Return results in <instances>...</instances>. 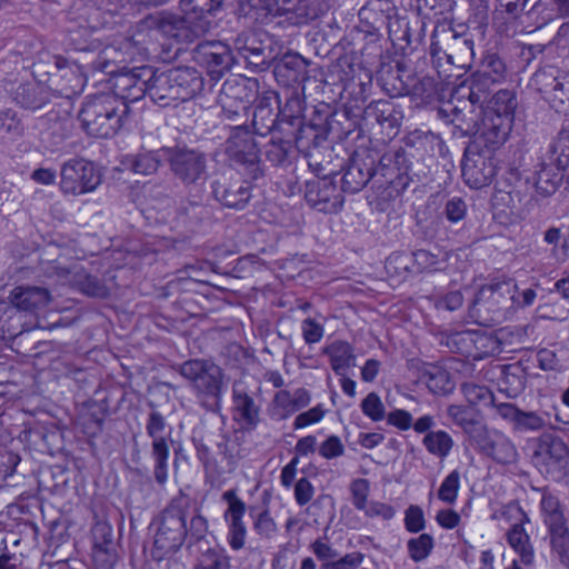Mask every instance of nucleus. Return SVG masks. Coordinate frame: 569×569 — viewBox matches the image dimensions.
<instances>
[{
  "label": "nucleus",
  "instance_id": "1",
  "mask_svg": "<svg viewBox=\"0 0 569 569\" xmlns=\"http://www.w3.org/2000/svg\"><path fill=\"white\" fill-rule=\"evenodd\" d=\"M204 88V79L193 67L180 66L166 70L141 66L121 70L112 78L113 93L88 97L79 112L82 128L89 136L110 138L122 127L130 112L129 103L148 96L161 108L188 101Z\"/></svg>",
  "mask_w": 569,
  "mask_h": 569
},
{
  "label": "nucleus",
  "instance_id": "2",
  "mask_svg": "<svg viewBox=\"0 0 569 569\" xmlns=\"http://www.w3.org/2000/svg\"><path fill=\"white\" fill-rule=\"evenodd\" d=\"M150 529L153 531L150 555L154 561L160 562L171 558L184 542L189 550L193 546L207 543L209 522L202 516L200 505L180 489L152 519Z\"/></svg>",
  "mask_w": 569,
  "mask_h": 569
},
{
  "label": "nucleus",
  "instance_id": "3",
  "mask_svg": "<svg viewBox=\"0 0 569 569\" xmlns=\"http://www.w3.org/2000/svg\"><path fill=\"white\" fill-rule=\"evenodd\" d=\"M224 0H180L182 14H149L142 24L158 31L176 43L189 44L206 36L213 24V18L223 8Z\"/></svg>",
  "mask_w": 569,
  "mask_h": 569
},
{
  "label": "nucleus",
  "instance_id": "4",
  "mask_svg": "<svg viewBox=\"0 0 569 569\" xmlns=\"http://www.w3.org/2000/svg\"><path fill=\"white\" fill-rule=\"evenodd\" d=\"M172 368L188 381L202 408L209 412H220L223 373L219 366L206 359H189Z\"/></svg>",
  "mask_w": 569,
  "mask_h": 569
},
{
  "label": "nucleus",
  "instance_id": "5",
  "mask_svg": "<svg viewBox=\"0 0 569 569\" xmlns=\"http://www.w3.org/2000/svg\"><path fill=\"white\" fill-rule=\"evenodd\" d=\"M509 77V68L505 59L497 52L486 51L477 69L466 80L472 104H483L495 88L502 84Z\"/></svg>",
  "mask_w": 569,
  "mask_h": 569
},
{
  "label": "nucleus",
  "instance_id": "6",
  "mask_svg": "<svg viewBox=\"0 0 569 569\" xmlns=\"http://www.w3.org/2000/svg\"><path fill=\"white\" fill-rule=\"evenodd\" d=\"M168 164L171 174L187 189L202 187L209 178L207 153L186 144L169 147Z\"/></svg>",
  "mask_w": 569,
  "mask_h": 569
},
{
  "label": "nucleus",
  "instance_id": "7",
  "mask_svg": "<svg viewBox=\"0 0 569 569\" xmlns=\"http://www.w3.org/2000/svg\"><path fill=\"white\" fill-rule=\"evenodd\" d=\"M224 144L229 160L249 180L256 181L264 176L260 149L253 133L246 126L233 127Z\"/></svg>",
  "mask_w": 569,
  "mask_h": 569
},
{
  "label": "nucleus",
  "instance_id": "8",
  "mask_svg": "<svg viewBox=\"0 0 569 569\" xmlns=\"http://www.w3.org/2000/svg\"><path fill=\"white\" fill-rule=\"evenodd\" d=\"M376 162L377 189L391 188L397 194L402 193L413 178L411 174L412 161L405 148L389 149L383 154L377 150Z\"/></svg>",
  "mask_w": 569,
  "mask_h": 569
},
{
  "label": "nucleus",
  "instance_id": "9",
  "mask_svg": "<svg viewBox=\"0 0 569 569\" xmlns=\"http://www.w3.org/2000/svg\"><path fill=\"white\" fill-rule=\"evenodd\" d=\"M498 172V160L492 148L482 147L478 140L468 143L463 152L461 174L471 189H482L492 183Z\"/></svg>",
  "mask_w": 569,
  "mask_h": 569
},
{
  "label": "nucleus",
  "instance_id": "10",
  "mask_svg": "<svg viewBox=\"0 0 569 569\" xmlns=\"http://www.w3.org/2000/svg\"><path fill=\"white\" fill-rule=\"evenodd\" d=\"M259 81L247 77L228 78L218 98L222 116L228 120L247 118L251 103L259 94Z\"/></svg>",
  "mask_w": 569,
  "mask_h": 569
},
{
  "label": "nucleus",
  "instance_id": "11",
  "mask_svg": "<svg viewBox=\"0 0 569 569\" xmlns=\"http://www.w3.org/2000/svg\"><path fill=\"white\" fill-rule=\"evenodd\" d=\"M540 491V509L548 529L551 550L557 553L561 565L569 568V528L561 503L547 488Z\"/></svg>",
  "mask_w": 569,
  "mask_h": 569
},
{
  "label": "nucleus",
  "instance_id": "12",
  "mask_svg": "<svg viewBox=\"0 0 569 569\" xmlns=\"http://www.w3.org/2000/svg\"><path fill=\"white\" fill-rule=\"evenodd\" d=\"M151 411L148 413L146 421V432L152 439L150 457L153 462L152 475L156 483L163 488L169 478V457L170 446L168 438L164 437L166 430L171 428L168 426L164 416L156 409L150 402Z\"/></svg>",
  "mask_w": 569,
  "mask_h": 569
},
{
  "label": "nucleus",
  "instance_id": "13",
  "mask_svg": "<svg viewBox=\"0 0 569 569\" xmlns=\"http://www.w3.org/2000/svg\"><path fill=\"white\" fill-rule=\"evenodd\" d=\"M403 118L402 107L392 99L372 100L362 110L365 128L372 134H381L383 141L398 136Z\"/></svg>",
  "mask_w": 569,
  "mask_h": 569
},
{
  "label": "nucleus",
  "instance_id": "14",
  "mask_svg": "<svg viewBox=\"0 0 569 569\" xmlns=\"http://www.w3.org/2000/svg\"><path fill=\"white\" fill-rule=\"evenodd\" d=\"M517 290L518 286L511 279L485 284L476 293L473 311L485 320L499 321L506 317Z\"/></svg>",
  "mask_w": 569,
  "mask_h": 569
},
{
  "label": "nucleus",
  "instance_id": "15",
  "mask_svg": "<svg viewBox=\"0 0 569 569\" xmlns=\"http://www.w3.org/2000/svg\"><path fill=\"white\" fill-rule=\"evenodd\" d=\"M60 177L61 191L71 196L91 192L101 182V174L93 162L83 158L66 161L61 167Z\"/></svg>",
  "mask_w": 569,
  "mask_h": 569
},
{
  "label": "nucleus",
  "instance_id": "16",
  "mask_svg": "<svg viewBox=\"0 0 569 569\" xmlns=\"http://www.w3.org/2000/svg\"><path fill=\"white\" fill-rule=\"evenodd\" d=\"M326 117L325 113H321L318 103L313 107L309 118L295 128L292 133H287L284 137H289L296 149L311 159L320 149L330 147L323 123Z\"/></svg>",
  "mask_w": 569,
  "mask_h": 569
},
{
  "label": "nucleus",
  "instance_id": "17",
  "mask_svg": "<svg viewBox=\"0 0 569 569\" xmlns=\"http://www.w3.org/2000/svg\"><path fill=\"white\" fill-rule=\"evenodd\" d=\"M377 161V149L355 151L340 179L342 193H357L369 182L372 183V188L377 189L375 186Z\"/></svg>",
  "mask_w": 569,
  "mask_h": 569
},
{
  "label": "nucleus",
  "instance_id": "18",
  "mask_svg": "<svg viewBox=\"0 0 569 569\" xmlns=\"http://www.w3.org/2000/svg\"><path fill=\"white\" fill-rule=\"evenodd\" d=\"M192 59L199 66L207 69L210 79L218 81L232 64H234V51L221 41H203L192 50Z\"/></svg>",
  "mask_w": 569,
  "mask_h": 569
},
{
  "label": "nucleus",
  "instance_id": "19",
  "mask_svg": "<svg viewBox=\"0 0 569 569\" xmlns=\"http://www.w3.org/2000/svg\"><path fill=\"white\" fill-rule=\"evenodd\" d=\"M319 108L321 113L327 116L323 123L329 144L341 142L355 132H358L357 137H360L366 129L362 118L359 119V116L349 108L333 109L331 104L326 102H319Z\"/></svg>",
  "mask_w": 569,
  "mask_h": 569
},
{
  "label": "nucleus",
  "instance_id": "20",
  "mask_svg": "<svg viewBox=\"0 0 569 569\" xmlns=\"http://www.w3.org/2000/svg\"><path fill=\"white\" fill-rule=\"evenodd\" d=\"M305 199L311 208L323 213L338 212L345 202L342 191L332 177L307 181Z\"/></svg>",
  "mask_w": 569,
  "mask_h": 569
},
{
  "label": "nucleus",
  "instance_id": "21",
  "mask_svg": "<svg viewBox=\"0 0 569 569\" xmlns=\"http://www.w3.org/2000/svg\"><path fill=\"white\" fill-rule=\"evenodd\" d=\"M213 199L222 207L242 210L252 197L248 181L226 174L217 176L210 184Z\"/></svg>",
  "mask_w": 569,
  "mask_h": 569
},
{
  "label": "nucleus",
  "instance_id": "22",
  "mask_svg": "<svg viewBox=\"0 0 569 569\" xmlns=\"http://www.w3.org/2000/svg\"><path fill=\"white\" fill-rule=\"evenodd\" d=\"M221 498L228 505L223 512L228 526L227 541L233 551H238L244 547L247 537V527L243 522L247 506L238 497L236 489L224 491Z\"/></svg>",
  "mask_w": 569,
  "mask_h": 569
},
{
  "label": "nucleus",
  "instance_id": "23",
  "mask_svg": "<svg viewBox=\"0 0 569 569\" xmlns=\"http://www.w3.org/2000/svg\"><path fill=\"white\" fill-rule=\"evenodd\" d=\"M234 64H244L252 71H263L273 60L272 50L254 36H239L233 42Z\"/></svg>",
  "mask_w": 569,
  "mask_h": 569
},
{
  "label": "nucleus",
  "instance_id": "24",
  "mask_svg": "<svg viewBox=\"0 0 569 569\" xmlns=\"http://www.w3.org/2000/svg\"><path fill=\"white\" fill-rule=\"evenodd\" d=\"M309 61L297 52H287L274 62L273 76L276 81L290 90L305 91L309 80Z\"/></svg>",
  "mask_w": 569,
  "mask_h": 569
},
{
  "label": "nucleus",
  "instance_id": "25",
  "mask_svg": "<svg viewBox=\"0 0 569 569\" xmlns=\"http://www.w3.org/2000/svg\"><path fill=\"white\" fill-rule=\"evenodd\" d=\"M253 102H256L252 114L254 133L264 137L279 132L278 110L276 111L279 93L273 90H264L259 92Z\"/></svg>",
  "mask_w": 569,
  "mask_h": 569
},
{
  "label": "nucleus",
  "instance_id": "26",
  "mask_svg": "<svg viewBox=\"0 0 569 569\" xmlns=\"http://www.w3.org/2000/svg\"><path fill=\"white\" fill-rule=\"evenodd\" d=\"M279 117V133L286 136L292 133L295 128L306 120V100L305 91L302 90H288L284 92V101L279 98L277 103Z\"/></svg>",
  "mask_w": 569,
  "mask_h": 569
},
{
  "label": "nucleus",
  "instance_id": "27",
  "mask_svg": "<svg viewBox=\"0 0 569 569\" xmlns=\"http://www.w3.org/2000/svg\"><path fill=\"white\" fill-rule=\"evenodd\" d=\"M541 458L547 473L560 481L569 476V449L560 438H551L539 446L536 458Z\"/></svg>",
  "mask_w": 569,
  "mask_h": 569
},
{
  "label": "nucleus",
  "instance_id": "28",
  "mask_svg": "<svg viewBox=\"0 0 569 569\" xmlns=\"http://www.w3.org/2000/svg\"><path fill=\"white\" fill-rule=\"evenodd\" d=\"M475 443L480 452L492 458L498 463L511 465L518 459V451L515 445L500 431H490L487 428Z\"/></svg>",
  "mask_w": 569,
  "mask_h": 569
},
{
  "label": "nucleus",
  "instance_id": "29",
  "mask_svg": "<svg viewBox=\"0 0 569 569\" xmlns=\"http://www.w3.org/2000/svg\"><path fill=\"white\" fill-rule=\"evenodd\" d=\"M168 150L169 147L154 150L141 147L137 152L123 156L121 163L136 174H154L163 162H168Z\"/></svg>",
  "mask_w": 569,
  "mask_h": 569
},
{
  "label": "nucleus",
  "instance_id": "30",
  "mask_svg": "<svg viewBox=\"0 0 569 569\" xmlns=\"http://www.w3.org/2000/svg\"><path fill=\"white\" fill-rule=\"evenodd\" d=\"M57 94L39 81L20 83L12 92L13 101L24 110L37 111L51 103Z\"/></svg>",
  "mask_w": 569,
  "mask_h": 569
},
{
  "label": "nucleus",
  "instance_id": "31",
  "mask_svg": "<svg viewBox=\"0 0 569 569\" xmlns=\"http://www.w3.org/2000/svg\"><path fill=\"white\" fill-rule=\"evenodd\" d=\"M233 419L247 431L254 430L260 422V406L253 397L239 386L232 388Z\"/></svg>",
  "mask_w": 569,
  "mask_h": 569
},
{
  "label": "nucleus",
  "instance_id": "32",
  "mask_svg": "<svg viewBox=\"0 0 569 569\" xmlns=\"http://www.w3.org/2000/svg\"><path fill=\"white\" fill-rule=\"evenodd\" d=\"M91 535L94 561L111 568L117 558L111 525L107 521H97L91 529Z\"/></svg>",
  "mask_w": 569,
  "mask_h": 569
},
{
  "label": "nucleus",
  "instance_id": "33",
  "mask_svg": "<svg viewBox=\"0 0 569 569\" xmlns=\"http://www.w3.org/2000/svg\"><path fill=\"white\" fill-rule=\"evenodd\" d=\"M540 91L549 94L553 101L563 104L569 101V72L548 68L536 73Z\"/></svg>",
  "mask_w": 569,
  "mask_h": 569
},
{
  "label": "nucleus",
  "instance_id": "34",
  "mask_svg": "<svg viewBox=\"0 0 569 569\" xmlns=\"http://www.w3.org/2000/svg\"><path fill=\"white\" fill-rule=\"evenodd\" d=\"M447 415L452 423L461 428L473 442H476L487 429V426L481 420L479 411L472 407L450 405L447 408Z\"/></svg>",
  "mask_w": 569,
  "mask_h": 569
},
{
  "label": "nucleus",
  "instance_id": "35",
  "mask_svg": "<svg viewBox=\"0 0 569 569\" xmlns=\"http://www.w3.org/2000/svg\"><path fill=\"white\" fill-rule=\"evenodd\" d=\"M512 126L513 121L508 120L506 117L483 113L481 127L479 128L480 140L485 143L483 147L492 148L495 151L497 146L502 144L507 140Z\"/></svg>",
  "mask_w": 569,
  "mask_h": 569
},
{
  "label": "nucleus",
  "instance_id": "36",
  "mask_svg": "<svg viewBox=\"0 0 569 569\" xmlns=\"http://www.w3.org/2000/svg\"><path fill=\"white\" fill-rule=\"evenodd\" d=\"M11 305L21 311H34L47 307L50 293L40 287H16L9 296Z\"/></svg>",
  "mask_w": 569,
  "mask_h": 569
},
{
  "label": "nucleus",
  "instance_id": "37",
  "mask_svg": "<svg viewBox=\"0 0 569 569\" xmlns=\"http://www.w3.org/2000/svg\"><path fill=\"white\" fill-rule=\"evenodd\" d=\"M274 0H238L234 13L249 24H264L272 18Z\"/></svg>",
  "mask_w": 569,
  "mask_h": 569
},
{
  "label": "nucleus",
  "instance_id": "38",
  "mask_svg": "<svg viewBox=\"0 0 569 569\" xmlns=\"http://www.w3.org/2000/svg\"><path fill=\"white\" fill-rule=\"evenodd\" d=\"M401 72L402 64L399 61L381 63L377 71V81L390 99L403 97L408 92V86L402 80Z\"/></svg>",
  "mask_w": 569,
  "mask_h": 569
},
{
  "label": "nucleus",
  "instance_id": "39",
  "mask_svg": "<svg viewBox=\"0 0 569 569\" xmlns=\"http://www.w3.org/2000/svg\"><path fill=\"white\" fill-rule=\"evenodd\" d=\"M548 158L542 157L541 162L538 164V170L535 172V182L533 186L538 193L543 197H548L553 194L562 179L565 177V172L568 169H560L555 164L547 163Z\"/></svg>",
  "mask_w": 569,
  "mask_h": 569
},
{
  "label": "nucleus",
  "instance_id": "40",
  "mask_svg": "<svg viewBox=\"0 0 569 569\" xmlns=\"http://www.w3.org/2000/svg\"><path fill=\"white\" fill-rule=\"evenodd\" d=\"M197 560L193 569H231V558L220 545L209 546V542L193 546Z\"/></svg>",
  "mask_w": 569,
  "mask_h": 569
},
{
  "label": "nucleus",
  "instance_id": "41",
  "mask_svg": "<svg viewBox=\"0 0 569 569\" xmlns=\"http://www.w3.org/2000/svg\"><path fill=\"white\" fill-rule=\"evenodd\" d=\"M411 6L422 19L433 20L436 23L453 19L455 0H411Z\"/></svg>",
  "mask_w": 569,
  "mask_h": 569
},
{
  "label": "nucleus",
  "instance_id": "42",
  "mask_svg": "<svg viewBox=\"0 0 569 569\" xmlns=\"http://www.w3.org/2000/svg\"><path fill=\"white\" fill-rule=\"evenodd\" d=\"M40 122L46 133L53 138V143L57 146L69 137L72 127L68 110L57 109L56 106L40 119Z\"/></svg>",
  "mask_w": 569,
  "mask_h": 569
},
{
  "label": "nucleus",
  "instance_id": "43",
  "mask_svg": "<svg viewBox=\"0 0 569 569\" xmlns=\"http://www.w3.org/2000/svg\"><path fill=\"white\" fill-rule=\"evenodd\" d=\"M322 352L329 357L331 369L338 376H345L347 370L355 366V350L347 341L336 340L325 347Z\"/></svg>",
  "mask_w": 569,
  "mask_h": 569
},
{
  "label": "nucleus",
  "instance_id": "44",
  "mask_svg": "<svg viewBox=\"0 0 569 569\" xmlns=\"http://www.w3.org/2000/svg\"><path fill=\"white\" fill-rule=\"evenodd\" d=\"M521 512V520L515 523L507 532V540L510 547L520 556L521 562L530 566L533 562V548L530 543V538L522 525L529 521L528 516L519 508Z\"/></svg>",
  "mask_w": 569,
  "mask_h": 569
},
{
  "label": "nucleus",
  "instance_id": "45",
  "mask_svg": "<svg viewBox=\"0 0 569 569\" xmlns=\"http://www.w3.org/2000/svg\"><path fill=\"white\" fill-rule=\"evenodd\" d=\"M264 156L267 161L274 167L286 168L292 164L296 158L292 140L284 136L281 138L272 137L264 146Z\"/></svg>",
  "mask_w": 569,
  "mask_h": 569
},
{
  "label": "nucleus",
  "instance_id": "46",
  "mask_svg": "<svg viewBox=\"0 0 569 569\" xmlns=\"http://www.w3.org/2000/svg\"><path fill=\"white\" fill-rule=\"evenodd\" d=\"M483 113L496 116L499 114L508 120H515V111L518 106L517 94L510 89H500L489 97Z\"/></svg>",
  "mask_w": 569,
  "mask_h": 569
},
{
  "label": "nucleus",
  "instance_id": "47",
  "mask_svg": "<svg viewBox=\"0 0 569 569\" xmlns=\"http://www.w3.org/2000/svg\"><path fill=\"white\" fill-rule=\"evenodd\" d=\"M543 157L548 158V164H555L560 169H569V119L562 122L557 138L549 144Z\"/></svg>",
  "mask_w": 569,
  "mask_h": 569
},
{
  "label": "nucleus",
  "instance_id": "48",
  "mask_svg": "<svg viewBox=\"0 0 569 569\" xmlns=\"http://www.w3.org/2000/svg\"><path fill=\"white\" fill-rule=\"evenodd\" d=\"M274 17H284V21L292 26L307 24L312 17L308 12L305 0H274Z\"/></svg>",
  "mask_w": 569,
  "mask_h": 569
},
{
  "label": "nucleus",
  "instance_id": "49",
  "mask_svg": "<svg viewBox=\"0 0 569 569\" xmlns=\"http://www.w3.org/2000/svg\"><path fill=\"white\" fill-rule=\"evenodd\" d=\"M527 377L519 363L505 365L499 378L500 390L509 398H516L526 388Z\"/></svg>",
  "mask_w": 569,
  "mask_h": 569
},
{
  "label": "nucleus",
  "instance_id": "50",
  "mask_svg": "<svg viewBox=\"0 0 569 569\" xmlns=\"http://www.w3.org/2000/svg\"><path fill=\"white\" fill-rule=\"evenodd\" d=\"M503 351L502 339L497 333L476 330L472 360L495 357Z\"/></svg>",
  "mask_w": 569,
  "mask_h": 569
},
{
  "label": "nucleus",
  "instance_id": "51",
  "mask_svg": "<svg viewBox=\"0 0 569 569\" xmlns=\"http://www.w3.org/2000/svg\"><path fill=\"white\" fill-rule=\"evenodd\" d=\"M421 380L435 396L449 395L455 388L449 372L438 367L425 370L421 375Z\"/></svg>",
  "mask_w": 569,
  "mask_h": 569
},
{
  "label": "nucleus",
  "instance_id": "52",
  "mask_svg": "<svg viewBox=\"0 0 569 569\" xmlns=\"http://www.w3.org/2000/svg\"><path fill=\"white\" fill-rule=\"evenodd\" d=\"M429 54L432 70L439 77V79L450 83L451 79H457L460 77V73L456 72V67H452V63L448 62V60H445L449 59L447 57V51L442 50L438 43H431Z\"/></svg>",
  "mask_w": 569,
  "mask_h": 569
},
{
  "label": "nucleus",
  "instance_id": "53",
  "mask_svg": "<svg viewBox=\"0 0 569 569\" xmlns=\"http://www.w3.org/2000/svg\"><path fill=\"white\" fill-rule=\"evenodd\" d=\"M548 417L546 412L526 411L521 409L512 431L518 433L542 431L549 425Z\"/></svg>",
  "mask_w": 569,
  "mask_h": 569
},
{
  "label": "nucleus",
  "instance_id": "54",
  "mask_svg": "<svg viewBox=\"0 0 569 569\" xmlns=\"http://www.w3.org/2000/svg\"><path fill=\"white\" fill-rule=\"evenodd\" d=\"M73 282L78 290L88 297L104 299L110 293L106 282L93 274L79 272Z\"/></svg>",
  "mask_w": 569,
  "mask_h": 569
},
{
  "label": "nucleus",
  "instance_id": "55",
  "mask_svg": "<svg viewBox=\"0 0 569 569\" xmlns=\"http://www.w3.org/2000/svg\"><path fill=\"white\" fill-rule=\"evenodd\" d=\"M422 443L428 452L439 458L447 457L453 447L451 436L443 430L429 431L423 437Z\"/></svg>",
  "mask_w": 569,
  "mask_h": 569
},
{
  "label": "nucleus",
  "instance_id": "56",
  "mask_svg": "<svg viewBox=\"0 0 569 569\" xmlns=\"http://www.w3.org/2000/svg\"><path fill=\"white\" fill-rule=\"evenodd\" d=\"M407 94H410L417 104H429L437 96V88L433 76L429 72L418 79L410 88Z\"/></svg>",
  "mask_w": 569,
  "mask_h": 569
},
{
  "label": "nucleus",
  "instance_id": "57",
  "mask_svg": "<svg viewBox=\"0 0 569 569\" xmlns=\"http://www.w3.org/2000/svg\"><path fill=\"white\" fill-rule=\"evenodd\" d=\"M389 39L393 47L405 52L411 44V29L407 18H396L388 24Z\"/></svg>",
  "mask_w": 569,
  "mask_h": 569
},
{
  "label": "nucleus",
  "instance_id": "58",
  "mask_svg": "<svg viewBox=\"0 0 569 569\" xmlns=\"http://www.w3.org/2000/svg\"><path fill=\"white\" fill-rule=\"evenodd\" d=\"M403 142H405L406 147L417 148V149H419V148L427 149V147H430L431 150H433V148L437 147L440 153H441L442 149L445 148V142L440 138V136H438L431 131H423L420 129L410 131L403 138Z\"/></svg>",
  "mask_w": 569,
  "mask_h": 569
},
{
  "label": "nucleus",
  "instance_id": "59",
  "mask_svg": "<svg viewBox=\"0 0 569 569\" xmlns=\"http://www.w3.org/2000/svg\"><path fill=\"white\" fill-rule=\"evenodd\" d=\"M411 273L433 272L440 269L439 254L426 249H418L410 253Z\"/></svg>",
  "mask_w": 569,
  "mask_h": 569
},
{
  "label": "nucleus",
  "instance_id": "60",
  "mask_svg": "<svg viewBox=\"0 0 569 569\" xmlns=\"http://www.w3.org/2000/svg\"><path fill=\"white\" fill-rule=\"evenodd\" d=\"M218 453L227 461V465L233 469L238 462L242 459V448L237 438L223 433L220 436V440L217 442Z\"/></svg>",
  "mask_w": 569,
  "mask_h": 569
},
{
  "label": "nucleus",
  "instance_id": "61",
  "mask_svg": "<svg viewBox=\"0 0 569 569\" xmlns=\"http://www.w3.org/2000/svg\"><path fill=\"white\" fill-rule=\"evenodd\" d=\"M461 392L469 403L468 407L475 408L478 405L490 406L495 401V396L491 390L482 385L463 382L461 385Z\"/></svg>",
  "mask_w": 569,
  "mask_h": 569
},
{
  "label": "nucleus",
  "instance_id": "62",
  "mask_svg": "<svg viewBox=\"0 0 569 569\" xmlns=\"http://www.w3.org/2000/svg\"><path fill=\"white\" fill-rule=\"evenodd\" d=\"M363 47L360 50L363 62L371 63L376 58L381 57L382 47L380 44L381 33L377 28L371 27L368 30L361 31Z\"/></svg>",
  "mask_w": 569,
  "mask_h": 569
},
{
  "label": "nucleus",
  "instance_id": "63",
  "mask_svg": "<svg viewBox=\"0 0 569 569\" xmlns=\"http://www.w3.org/2000/svg\"><path fill=\"white\" fill-rule=\"evenodd\" d=\"M476 330H463L451 333L448 337L447 345L455 349L456 352L466 358L473 357Z\"/></svg>",
  "mask_w": 569,
  "mask_h": 569
},
{
  "label": "nucleus",
  "instance_id": "64",
  "mask_svg": "<svg viewBox=\"0 0 569 569\" xmlns=\"http://www.w3.org/2000/svg\"><path fill=\"white\" fill-rule=\"evenodd\" d=\"M522 17L531 22L536 28L545 26L550 19L548 0H531L530 4L525 9Z\"/></svg>",
  "mask_w": 569,
  "mask_h": 569
}]
</instances>
